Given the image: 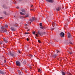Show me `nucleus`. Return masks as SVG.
<instances>
[{"label":"nucleus","instance_id":"nucleus-38","mask_svg":"<svg viewBox=\"0 0 75 75\" xmlns=\"http://www.w3.org/2000/svg\"><path fill=\"white\" fill-rule=\"evenodd\" d=\"M6 60H4V63H6Z\"/></svg>","mask_w":75,"mask_h":75},{"label":"nucleus","instance_id":"nucleus-56","mask_svg":"<svg viewBox=\"0 0 75 75\" xmlns=\"http://www.w3.org/2000/svg\"><path fill=\"white\" fill-rule=\"evenodd\" d=\"M35 38H36V39H37V38H36V37H35Z\"/></svg>","mask_w":75,"mask_h":75},{"label":"nucleus","instance_id":"nucleus-46","mask_svg":"<svg viewBox=\"0 0 75 75\" xmlns=\"http://www.w3.org/2000/svg\"><path fill=\"white\" fill-rule=\"evenodd\" d=\"M16 8H17L18 9V8H19V7L18 6Z\"/></svg>","mask_w":75,"mask_h":75},{"label":"nucleus","instance_id":"nucleus-27","mask_svg":"<svg viewBox=\"0 0 75 75\" xmlns=\"http://www.w3.org/2000/svg\"><path fill=\"white\" fill-rule=\"evenodd\" d=\"M29 57H33V55L31 54H29Z\"/></svg>","mask_w":75,"mask_h":75},{"label":"nucleus","instance_id":"nucleus-32","mask_svg":"<svg viewBox=\"0 0 75 75\" xmlns=\"http://www.w3.org/2000/svg\"><path fill=\"white\" fill-rule=\"evenodd\" d=\"M39 25L40 27H41V26H42V23H40L39 24Z\"/></svg>","mask_w":75,"mask_h":75},{"label":"nucleus","instance_id":"nucleus-3","mask_svg":"<svg viewBox=\"0 0 75 75\" xmlns=\"http://www.w3.org/2000/svg\"><path fill=\"white\" fill-rule=\"evenodd\" d=\"M61 8H62V7H61V6H60L56 8V10L57 11H59L61 10Z\"/></svg>","mask_w":75,"mask_h":75},{"label":"nucleus","instance_id":"nucleus-15","mask_svg":"<svg viewBox=\"0 0 75 75\" xmlns=\"http://www.w3.org/2000/svg\"><path fill=\"white\" fill-rule=\"evenodd\" d=\"M5 30H2V31L1 32L2 33H7V30H6V29H5Z\"/></svg>","mask_w":75,"mask_h":75},{"label":"nucleus","instance_id":"nucleus-33","mask_svg":"<svg viewBox=\"0 0 75 75\" xmlns=\"http://www.w3.org/2000/svg\"><path fill=\"white\" fill-rule=\"evenodd\" d=\"M35 36H36V37H38V35L37 34H35Z\"/></svg>","mask_w":75,"mask_h":75},{"label":"nucleus","instance_id":"nucleus-40","mask_svg":"<svg viewBox=\"0 0 75 75\" xmlns=\"http://www.w3.org/2000/svg\"><path fill=\"white\" fill-rule=\"evenodd\" d=\"M54 23H53V24H52V26L53 27H54Z\"/></svg>","mask_w":75,"mask_h":75},{"label":"nucleus","instance_id":"nucleus-5","mask_svg":"<svg viewBox=\"0 0 75 75\" xmlns=\"http://www.w3.org/2000/svg\"><path fill=\"white\" fill-rule=\"evenodd\" d=\"M16 65L18 66V67H20L21 66V63L18 61H17L16 62Z\"/></svg>","mask_w":75,"mask_h":75},{"label":"nucleus","instance_id":"nucleus-24","mask_svg":"<svg viewBox=\"0 0 75 75\" xmlns=\"http://www.w3.org/2000/svg\"><path fill=\"white\" fill-rule=\"evenodd\" d=\"M40 28H41V29H44L45 28L44 27H42V26H41L40 27Z\"/></svg>","mask_w":75,"mask_h":75},{"label":"nucleus","instance_id":"nucleus-9","mask_svg":"<svg viewBox=\"0 0 75 75\" xmlns=\"http://www.w3.org/2000/svg\"><path fill=\"white\" fill-rule=\"evenodd\" d=\"M9 54L11 55V56L12 57H16V55H14V54H13V53H11V52H9Z\"/></svg>","mask_w":75,"mask_h":75},{"label":"nucleus","instance_id":"nucleus-51","mask_svg":"<svg viewBox=\"0 0 75 75\" xmlns=\"http://www.w3.org/2000/svg\"><path fill=\"white\" fill-rule=\"evenodd\" d=\"M55 41H56V42L58 41V40H55Z\"/></svg>","mask_w":75,"mask_h":75},{"label":"nucleus","instance_id":"nucleus-37","mask_svg":"<svg viewBox=\"0 0 75 75\" xmlns=\"http://www.w3.org/2000/svg\"><path fill=\"white\" fill-rule=\"evenodd\" d=\"M30 29H28L27 30V32L29 31H30Z\"/></svg>","mask_w":75,"mask_h":75},{"label":"nucleus","instance_id":"nucleus-19","mask_svg":"<svg viewBox=\"0 0 75 75\" xmlns=\"http://www.w3.org/2000/svg\"><path fill=\"white\" fill-rule=\"evenodd\" d=\"M66 74L68 75H72L71 73H70V72H67L66 73Z\"/></svg>","mask_w":75,"mask_h":75},{"label":"nucleus","instance_id":"nucleus-35","mask_svg":"<svg viewBox=\"0 0 75 75\" xmlns=\"http://www.w3.org/2000/svg\"><path fill=\"white\" fill-rule=\"evenodd\" d=\"M38 72H40L41 71V70L40 69H38Z\"/></svg>","mask_w":75,"mask_h":75},{"label":"nucleus","instance_id":"nucleus-41","mask_svg":"<svg viewBox=\"0 0 75 75\" xmlns=\"http://www.w3.org/2000/svg\"><path fill=\"white\" fill-rule=\"evenodd\" d=\"M0 18H1V19H3V18L2 17H0Z\"/></svg>","mask_w":75,"mask_h":75},{"label":"nucleus","instance_id":"nucleus-12","mask_svg":"<svg viewBox=\"0 0 75 75\" xmlns=\"http://www.w3.org/2000/svg\"><path fill=\"white\" fill-rule=\"evenodd\" d=\"M4 8V9H7L8 7H7V6H6L4 5H3L2 6Z\"/></svg>","mask_w":75,"mask_h":75},{"label":"nucleus","instance_id":"nucleus-54","mask_svg":"<svg viewBox=\"0 0 75 75\" xmlns=\"http://www.w3.org/2000/svg\"><path fill=\"white\" fill-rule=\"evenodd\" d=\"M22 69H24V68H22Z\"/></svg>","mask_w":75,"mask_h":75},{"label":"nucleus","instance_id":"nucleus-49","mask_svg":"<svg viewBox=\"0 0 75 75\" xmlns=\"http://www.w3.org/2000/svg\"><path fill=\"white\" fill-rule=\"evenodd\" d=\"M33 5H31V7H33Z\"/></svg>","mask_w":75,"mask_h":75},{"label":"nucleus","instance_id":"nucleus-48","mask_svg":"<svg viewBox=\"0 0 75 75\" xmlns=\"http://www.w3.org/2000/svg\"><path fill=\"white\" fill-rule=\"evenodd\" d=\"M19 1H22V0H19Z\"/></svg>","mask_w":75,"mask_h":75},{"label":"nucleus","instance_id":"nucleus-16","mask_svg":"<svg viewBox=\"0 0 75 75\" xmlns=\"http://www.w3.org/2000/svg\"><path fill=\"white\" fill-rule=\"evenodd\" d=\"M61 72L62 75H65V74H66V73H65L62 71H61Z\"/></svg>","mask_w":75,"mask_h":75},{"label":"nucleus","instance_id":"nucleus-53","mask_svg":"<svg viewBox=\"0 0 75 75\" xmlns=\"http://www.w3.org/2000/svg\"><path fill=\"white\" fill-rule=\"evenodd\" d=\"M52 29H54V28H52Z\"/></svg>","mask_w":75,"mask_h":75},{"label":"nucleus","instance_id":"nucleus-45","mask_svg":"<svg viewBox=\"0 0 75 75\" xmlns=\"http://www.w3.org/2000/svg\"><path fill=\"white\" fill-rule=\"evenodd\" d=\"M21 73V71H18V73Z\"/></svg>","mask_w":75,"mask_h":75},{"label":"nucleus","instance_id":"nucleus-52","mask_svg":"<svg viewBox=\"0 0 75 75\" xmlns=\"http://www.w3.org/2000/svg\"><path fill=\"white\" fill-rule=\"evenodd\" d=\"M30 69H31V67H30Z\"/></svg>","mask_w":75,"mask_h":75},{"label":"nucleus","instance_id":"nucleus-28","mask_svg":"<svg viewBox=\"0 0 75 75\" xmlns=\"http://www.w3.org/2000/svg\"><path fill=\"white\" fill-rule=\"evenodd\" d=\"M33 34H34V35H35V31H34L33 32Z\"/></svg>","mask_w":75,"mask_h":75},{"label":"nucleus","instance_id":"nucleus-20","mask_svg":"<svg viewBox=\"0 0 75 75\" xmlns=\"http://www.w3.org/2000/svg\"><path fill=\"white\" fill-rule=\"evenodd\" d=\"M21 11L23 12V13H25V11L24 9H22L21 10Z\"/></svg>","mask_w":75,"mask_h":75},{"label":"nucleus","instance_id":"nucleus-4","mask_svg":"<svg viewBox=\"0 0 75 75\" xmlns=\"http://www.w3.org/2000/svg\"><path fill=\"white\" fill-rule=\"evenodd\" d=\"M59 35L62 38V37H65V33H64V32H61V33L59 34Z\"/></svg>","mask_w":75,"mask_h":75},{"label":"nucleus","instance_id":"nucleus-23","mask_svg":"<svg viewBox=\"0 0 75 75\" xmlns=\"http://www.w3.org/2000/svg\"><path fill=\"white\" fill-rule=\"evenodd\" d=\"M14 27H18V25L15 24L14 25Z\"/></svg>","mask_w":75,"mask_h":75},{"label":"nucleus","instance_id":"nucleus-7","mask_svg":"<svg viewBox=\"0 0 75 75\" xmlns=\"http://www.w3.org/2000/svg\"><path fill=\"white\" fill-rule=\"evenodd\" d=\"M0 74L3 75H5V74H6V72H4L3 71L0 70Z\"/></svg>","mask_w":75,"mask_h":75},{"label":"nucleus","instance_id":"nucleus-18","mask_svg":"<svg viewBox=\"0 0 75 75\" xmlns=\"http://www.w3.org/2000/svg\"><path fill=\"white\" fill-rule=\"evenodd\" d=\"M4 41L5 43H7V42H8V41H7V40H6L4 38Z\"/></svg>","mask_w":75,"mask_h":75},{"label":"nucleus","instance_id":"nucleus-14","mask_svg":"<svg viewBox=\"0 0 75 75\" xmlns=\"http://www.w3.org/2000/svg\"><path fill=\"white\" fill-rule=\"evenodd\" d=\"M11 30L12 31H16V29H15L13 27H11Z\"/></svg>","mask_w":75,"mask_h":75},{"label":"nucleus","instance_id":"nucleus-8","mask_svg":"<svg viewBox=\"0 0 75 75\" xmlns=\"http://www.w3.org/2000/svg\"><path fill=\"white\" fill-rule=\"evenodd\" d=\"M9 54L11 55V56L12 57H16V55H14V54H13V53H11V52H9Z\"/></svg>","mask_w":75,"mask_h":75},{"label":"nucleus","instance_id":"nucleus-11","mask_svg":"<svg viewBox=\"0 0 75 75\" xmlns=\"http://www.w3.org/2000/svg\"><path fill=\"white\" fill-rule=\"evenodd\" d=\"M47 1H48L49 3H54V1L53 0H46Z\"/></svg>","mask_w":75,"mask_h":75},{"label":"nucleus","instance_id":"nucleus-55","mask_svg":"<svg viewBox=\"0 0 75 75\" xmlns=\"http://www.w3.org/2000/svg\"><path fill=\"white\" fill-rule=\"evenodd\" d=\"M14 17H16V16H14Z\"/></svg>","mask_w":75,"mask_h":75},{"label":"nucleus","instance_id":"nucleus-26","mask_svg":"<svg viewBox=\"0 0 75 75\" xmlns=\"http://www.w3.org/2000/svg\"><path fill=\"white\" fill-rule=\"evenodd\" d=\"M25 17H29V15L28 14H26L25 16Z\"/></svg>","mask_w":75,"mask_h":75},{"label":"nucleus","instance_id":"nucleus-36","mask_svg":"<svg viewBox=\"0 0 75 75\" xmlns=\"http://www.w3.org/2000/svg\"><path fill=\"white\" fill-rule=\"evenodd\" d=\"M26 40H27V41H29V39H28V38H27L26 39Z\"/></svg>","mask_w":75,"mask_h":75},{"label":"nucleus","instance_id":"nucleus-30","mask_svg":"<svg viewBox=\"0 0 75 75\" xmlns=\"http://www.w3.org/2000/svg\"><path fill=\"white\" fill-rule=\"evenodd\" d=\"M38 42L39 43H41V41H40V40H38Z\"/></svg>","mask_w":75,"mask_h":75},{"label":"nucleus","instance_id":"nucleus-34","mask_svg":"<svg viewBox=\"0 0 75 75\" xmlns=\"http://www.w3.org/2000/svg\"><path fill=\"white\" fill-rule=\"evenodd\" d=\"M18 53H19V54H20V53H21L20 51V50H18Z\"/></svg>","mask_w":75,"mask_h":75},{"label":"nucleus","instance_id":"nucleus-10","mask_svg":"<svg viewBox=\"0 0 75 75\" xmlns=\"http://www.w3.org/2000/svg\"><path fill=\"white\" fill-rule=\"evenodd\" d=\"M68 34V37L69 38H71L72 37V36L71 35V33H67Z\"/></svg>","mask_w":75,"mask_h":75},{"label":"nucleus","instance_id":"nucleus-6","mask_svg":"<svg viewBox=\"0 0 75 75\" xmlns=\"http://www.w3.org/2000/svg\"><path fill=\"white\" fill-rule=\"evenodd\" d=\"M36 19L35 18V17H33L32 19L31 18V19H30L29 21H31V22H33L34 20H36Z\"/></svg>","mask_w":75,"mask_h":75},{"label":"nucleus","instance_id":"nucleus-42","mask_svg":"<svg viewBox=\"0 0 75 75\" xmlns=\"http://www.w3.org/2000/svg\"><path fill=\"white\" fill-rule=\"evenodd\" d=\"M25 47H26V48H27V50H29V49L28 48V47L26 46Z\"/></svg>","mask_w":75,"mask_h":75},{"label":"nucleus","instance_id":"nucleus-43","mask_svg":"<svg viewBox=\"0 0 75 75\" xmlns=\"http://www.w3.org/2000/svg\"><path fill=\"white\" fill-rule=\"evenodd\" d=\"M2 44V42L0 41V44Z\"/></svg>","mask_w":75,"mask_h":75},{"label":"nucleus","instance_id":"nucleus-39","mask_svg":"<svg viewBox=\"0 0 75 75\" xmlns=\"http://www.w3.org/2000/svg\"><path fill=\"white\" fill-rule=\"evenodd\" d=\"M69 53H70V54H72V52H69Z\"/></svg>","mask_w":75,"mask_h":75},{"label":"nucleus","instance_id":"nucleus-17","mask_svg":"<svg viewBox=\"0 0 75 75\" xmlns=\"http://www.w3.org/2000/svg\"><path fill=\"white\" fill-rule=\"evenodd\" d=\"M1 31H2V30H5V28L4 27V26H2L1 27Z\"/></svg>","mask_w":75,"mask_h":75},{"label":"nucleus","instance_id":"nucleus-44","mask_svg":"<svg viewBox=\"0 0 75 75\" xmlns=\"http://www.w3.org/2000/svg\"><path fill=\"white\" fill-rule=\"evenodd\" d=\"M19 75H21V72L19 73Z\"/></svg>","mask_w":75,"mask_h":75},{"label":"nucleus","instance_id":"nucleus-50","mask_svg":"<svg viewBox=\"0 0 75 75\" xmlns=\"http://www.w3.org/2000/svg\"><path fill=\"white\" fill-rule=\"evenodd\" d=\"M14 4H16V2H14Z\"/></svg>","mask_w":75,"mask_h":75},{"label":"nucleus","instance_id":"nucleus-31","mask_svg":"<svg viewBox=\"0 0 75 75\" xmlns=\"http://www.w3.org/2000/svg\"><path fill=\"white\" fill-rule=\"evenodd\" d=\"M56 52L57 53H59V51L58 50H57V52Z\"/></svg>","mask_w":75,"mask_h":75},{"label":"nucleus","instance_id":"nucleus-29","mask_svg":"<svg viewBox=\"0 0 75 75\" xmlns=\"http://www.w3.org/2000/svg\"><path fill=\"white\" fill-rule=\"evenodd\" d=\"M25 35H26V34H29V33H27V32H26L25 33Z\"/></svg>","mask_w":75,"mask_h":75},{"label":"nucleus","instance_id":"nucleus-2","mask_svg":"<svg viewBox=\"0 0 75 75\" xmlns=\"http://www.w3.org/2000/svg\"><path fill=\"white\" fill-rule=\"evenodd\" d=\"M72 40V38H71L69 41H68V40H67L66 41L67 43V44H71V45H73V43H72V42H71V41Z\"/></svg>","mask_w":75,"mask_h":75},{"label":"nucleus","instance_id":"nucleus-21","mask_svg":"<svg viewBox=\"0 0 75 75\" xmlns=\"http://www.w3.org/2000/svg\"><path fill=\"white\" fill-rule=\"evenodd\" d=\"M4 14H5V15H7V13H6V12L5 11H4L3 12Z\"/></svg>","mask_w":75,"mask_h":75},{"label":"nucleus","instance_id":"nucleus-47","mask_svg":"<svg viewBox=\"0 0 75 75\" xmlns=\"http://www.w3.org/2000/svg\"><path fill=\"white\" fill-rule=\"evenodd\" d=\"M25 28L26 29H28V28L27 27H25Z\"/></svg>","mask_w":75,"mask_h":75},{"label":"nucleus","instance_id":"nucleus-13","mask_svg":"<svg viewBox=\"0 0 75 75\" xmlns=\"http://www.w3.org/2000/svg\"><path fill=\"white\" fill-rule=\"evenodd\" d=\"M57 56H58V55L56 54L52 55V57H53V58H55Z\"/></svg>","mask_w":75,"mask_h":75},{"label":"nucleus","instance_id":"nucleus-1","mask_svg":"<svg viewBox=\"0 0 75 75\" xmlns=\"http://www.w3.org/2000/svg\"><path fill=\"white\" fill-rule=\"evenodd\" d=\"M38 34L40 35H45V33L44 32H42L40 33L39 31H38Z\"/></svg>","mask_w":75,"mask_h":75},{"label":"nucleus","instance_id":"nucleus-25","mask_svg":"<svg viewBox=\"0 0 75 75\" xmlns=\"http://www.w3.org/2000/svg\"><path fill=\"white\" fill-rule=\"evenodd\" d=\"M5 27L6 28H8V25H5Z\"/></svg>","mask_w":75,"mask_h":75},{"label":"nucleus","instance_id":"nucleus-22","mask_svg":"<svg viewBox=\"0 0 75 75\" xmlns=\"http://www.w3.org/2000/svg\"><path fill=\"white\" fill-rule=\"evenodd\" d=\"M20 14H21V15H24V13H23L21 12H20Z\"/></svg>","mask_w":75,"mask_h":75}]
</instances>
